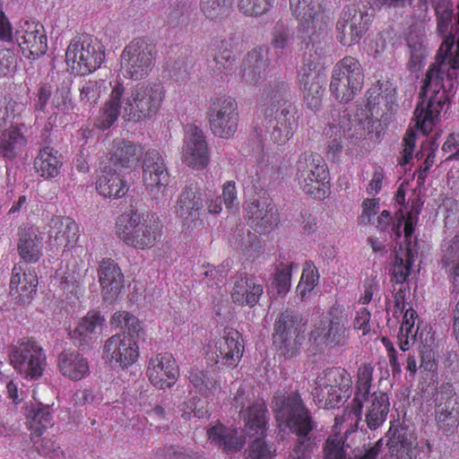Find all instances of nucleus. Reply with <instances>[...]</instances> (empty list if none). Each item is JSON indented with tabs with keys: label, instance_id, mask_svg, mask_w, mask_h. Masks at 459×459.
<instances>
[{
	"label": "nucleus",
	"instance_id": "18",
	"mask_svg": "<svg viewBox=\"0 0 459 459\" xmlns=\"http://www.w3.org/2000/svg\"><path fill=\"white\" fill-rule=\"evenodd\" d=\"M368 14L355 4L343 8L336 22V38L343 46L358 43L368 30Z\"/></svg>",
	"mask_w": 459,
	"mask_h": 459
},
{
	"label": "nucleus",
	"instance_id": "6",
	"mask_svg": "<svg viewBox=\"0 0 459 459\" xmlns=\"http://www.w3.org/2000/svg\"><path fill=\"white\" fill-rule=\"evenodd\" d=\"M351 383V377L344 368H326L315 380L311 392L313 399L324 409L338 407L342 399L350 396Z\"/></svg>",
	"mask_w": 459,
	"mask_h": 459
},
{
	"label": "nucleus",
	"instance_id": "16",
	"mask_svg": "<svg viewBox=\"0 0 459 459\" xmlns=\"http://www.w3.org/2000/svg\"><path fill=\"white\" fill-rule=\"evenodd\" d=\"M295 114V106L288 104L273 117H264L262 126L255 130L257 136L261 141L269 137L273 143H285L298 128V117Z\"/></svg>",
	"mask_w": 459,
	"mask_h": 459
},
{
	"label": "nucleus",
	"instance_id": "5",
	"mask_svg": "<svg viewBox=\"0 0 459 459\" xmlns=\"http://www.w3.org/2000/svg\"><path fill=\"white\" fill-rule=\"evenodd\" d=\"M117 230L118 238L127 246L141 250L154 247L161 237L159 222L137 212L119 216Z\"/></svg>",
	"mask_w": 459,
	"mask_h": 459
},
{
	"label": "nucleus",
	"instance_id": "35",
	"mask_svg": "<svg viewBox=\"0 0 459 459\" xmlns=\"http://www.w3.org/2000/svg\"><path fill=\"white\" fill-rule=\"evenodd\" d=\"M269 59L262 49L248 52L242 62L241 78L248 84H256L266 76Z\"/></svg>",
	"mask_w": 459,
	"mask_h": 459
},
{
	"label": "nucleus",
	"instance_id": "14",
	"mask_svg": "<svg viewBox=\"0 0 459 459\" xmlns=\"http://www.w3.org/2000/svg\"><path fill=\"white\" fill-rule=\"evenodd\" d=\"M232 405L239 409V417L245 422L246 431L259 435L266 431L268 411L262 399H255L252 390L239 387L233 398Z\"/></svg>",
	"mask_w": 459,
	"mask_h": 459
},
{
	"label": "nucleus",
	"instance_id": "29",
	"mask_svg": "<svg viewBox=\"0 0 459 459\" xmlns=\"http://www.w3.org/2000/svg\"><path fill=\"white\" fill-rule=\"evenodd\" d=\"M105 319L97 312H89L83 316L77 326L70 332L74 344L81 349H86L92 344L101 332Z\"/></svg>",
	"mask_w": 459,
	"mask_h": 459
},
{
	"label": "nucleus",
	"instance_id": "55",
	"mask_svg": "<svg viewBox=\"0 0 459 459\" xmlns=\"http://www.w3.org/2000/svg\"><path fill=\"white\" fill-rule=\"evenodd\" d=\"M420 213V208H412L406 215H403V212L400 211V217L397 223H393L392 231L395 234L396 238L402 236L403 231L405 240L410 243L411 238L414 232V228L417 223L418 214Z\"/></svg>",
	"mask_w": 459,
	"mask_h": 459
},
{
	"label": "nucleus",
	"instance_id": "4",
	"mask_svg": "<svg viewBox=\"0 0 459 459\" xmlns=\"http://www.w3.org/2000/svg\"><path fill=\"white\" fill-rule=\"evenodd\" d=\"M165 92L159 81L137 83L125 97L123 117L133 122L151 119L159 112Z\"/></svg>",
	"mask_w": 459,
	"mask_h": 459
},
{
	"label": "nucleus",
	"instance_id": "38",
	"mask_svg": "<svg viewBox=\"0 0 459 459\" xmlns=\"http://www.w3.org/2000/svg\"><path fill=\"white\" fill-rule=\"evenodd\" d=\"M69 100V91L63 89H56L53 91L52 86L44 83L41 84L36 93L34 99V108L36 111L46 112L47 105L50 103V108L57 110H65Z\"/></svg>",
	"mask_w": 459,
	"mask_h": 459
},
{
	"label": "nucleus",
	"instance_id": "24",
	"mask_svg": "<svg viewBox=\"0 0 459 459\" xmlns=\"http://www.w3.org/2000/svg\"><path fill=\"white\" fill-rule=\"evenodd\" d=\"M245 210L247 223L260 234L269 233L277 225L276 208L266 198L254 199Z\"/></svg>",
	"mask_w": 459,
	"mask_h": 459
},
{
	"label": "nucleus",
	"instance_id": "1",
	"mask_svg": "<svg viewBox=\"0 0 459 459\" xmlns=\"http://www.w3.org/2000/svg\"><path fill=\"white\" fill-rule=\"evenodd\" d=\"M457 26L452 33V21H437V32L443 41L423 80L420 101L414 110L415 126L424 134L432 131L448 100V94L457 86L459 76V2Z\"/></svg>",
	"mask_w": 459,
	"mask_h": 459
},
{
	"label": "nucleus",
	"instance_id": "49",
	"mask_svg": "<svg viewBox=\"0 0 459 459\" xmlns=\"http://www.w3.org/2000/svg\"><path fill=\"white\" fill-rule=\"evenodd\" d=\"M273 328V338L305 331L300 316L294 311L288 309L281 313L277 317Z\"/></svg>",
	"mask_w": 459,
	"mask_h": 459
},
{
	"label": "nucleus",
	"instance_id": "37",
	"mask_svg": "<svg viewBox=\"0 0 459 459\" xmlns=\"http://www.w3.org/2000/svg\"><path fill=\"white\" fill-rule=\"evenodd\" d=\"M441 268L445 270L452 284V291L459 292V234H456L442 249Z\"/></svg>",
	"mask_w": 459,
	"mask_h": 459
},
{
	"label": "nucleus",
	"instance_id": "10",
	"mask_svg": "<svg viewBox=\"0 0 459 459\" xmlns=\"http://www.w3.org/2000/svg\"><path fill=\"white\" fill-rule=\"evenodd\" d=\"M206 117L212 133L217 137L231 138L238 130V108L232 97L222 95L210 98Z\"/></svg>",
	"mask_w": 459,
	"mask_h": 459
},
{
	"label": "nucleus",
	"instance_id": "39",
	"mask_svg": "<svg viewBox=\"0 0 459 459\" xmlns=\"http://www.w3.org/2000/svg\"><path fill=\"white\" fill-rule=\"evenodd\" d=\"M42 239L33 228L23 229L19 231L17 250L20 257L25 263H36L42 255Z\"/></svg>",
	"mask_w": 459,
	"mask_h": 459
},
{
	"label": "nucleus",
	"instance_id": "43",
	"mask_svg": "<svg viewBox=\"0 0 459 459\" xmlns=\"http://www.w3.org/2000/svg\"><path fill=\"white\" fill-rule=\"evenodd\" d=\"M26 417L30 428L38 436H40L43 430L53 424L52 409L48 404L35 403L28 405Z\"/></svg>",
	"mask_w": 459,
	"mask_h": 459
},
{
	"label": "nucleus",
	"instance_id": "17",
	"mask_svg": "<svg viewBox=\"0 0 459 459\" xmlns=\"http://www.w3.org/2000/svg\"><path fill=\"white\" fill-rule=\"evenodd\" d=\"M142 167L145 189L152 199L160 201L165 196L169 183V174L163 157L157 150H149L144 153Z\"/></svg>",
	"mask_w": 459,
	"mask_h": 459
},
{
	"label": "nucleus",
	"instance_id": "51",
	"mask_svg": "<svg viewBox=\"0 0 459 459\" xmlns=\"http://www.w3.org/2000/svg\"><path fill=\"white\" fill-rule=\"evenodd\" d=\"M273 339L279 354L286 359H291L299 354L305 335L304 332H299Z\"/></svg>",
	"mask_w": 459,
	"mask_h": 459
},
{
	"label": "nucleus",
	"instance_id": "40",
	"mask_svg": "<svg viewBox=\"0 0 459 459\" xmlns=\"http://www.w3.org/2000/svg\"><path fill=\"white\" fill-rule=\"evenodd\" d=\"M211 442L222 448L227 454H234L242 449L246 440L237 429H228L222 426H215L208 430Z\"/></svg>",
	"mask_w": 459,
	"mask_h": 459
},
{
	"label": "nucleus",
	"instance_id": "20",
	"mask_svg": "<svg viewBox=\"0 0 459 459\" xmlns=\"http://www.w3.org/2000/svg\"><path fill=\"white\" fill-rule=\"evenodd\" d=\"M348 316L341 307H332L328 311V320L321 322L310 334L316 343H327L333 346L342 345L348 336Z\"/></svg>",
	"mask_w": 459,
	"mask_h": 459
},
{
	"label": "nucleus",
	"instance_id": "27",
	"mask_svg": "<svg viewBox=\"0 0 459 459\" xmlns=\"http://www.w3.org/2000/svg\"><path fill=\"white\" fill-rule=\"evenodd\" d=\"M290 99L291 92L287 82L277 81L270 83L261 96V111L264 117H271L288 104H291Z\"/></svg>",
	"mask_w": 459,
	"mask_h": 459
},
{
	"label": "nucleus",
	"instance_id": "36",
	"mask_svg": "<svg viewBox=\"0 0 459 459\" xmlns=\"http://www.w3.org/2000/svg\"><path fill=\"white\" fill-rule=\"evenodd\" d=\"M96 189L102 196L114 199L124 196L128 190L117 169L110 166H105L101 170L96 182Z\"/></svg>",
	"mask_w": 459,
	"mask_h": 459
},
{
	"label": "nucleus",
	"instance_id": "64",
	"mask_svg": "<svg viewBox=\"0 0 459 459\" xmlns=\"http://www.w3.org/2000/svg\"><path fill=\"white\" fill-rule=\"evenodd\" d=\"M291 265L278 267L274 277L273 285L276 288L278 295H286L290 290L291 281Z\"/></svg>",
	"mask_w": 459,
	"mask_h": 459
},
{
	"label": "nucleus",
	"instance_id": "34",
	"mask_svg": "<svg viewBox=\"0 0 459 459\" xmlns=\"http://www.w3.org/2000/svg\"><path fill=\"white\" fill-rule=\"evenodd\" d=\"M60 373L73 381H79L90 374L88 359L76 351H64L57 357Z\"/></svg>",
	"mask_w": 459,
	"mask_h": 459
},
{
	"label": "nucleus",
	"instance_id": "25",
	"mask_svg": "<svg viewBox=\"0 0 459 459\" xmlns=\"http://www.w3.org/2000/svg\"><path fill=\"white\" fill-rule=\"evenodd\" d=\"M146 374L154 386L165 389L175 383L179 371L173 356L163 353L150 359Z\"/></svg>",
	"mask_w": 459,
	"mask_h": 459
},
{
	"label": "nucleus",
	"instance_id": "11",
	"mask_svg": "<svg viewBox=\"0 0 459 459\" xmlns=\"http://www.w3.org/2000/svg\"><path fill=\"white\" fill-rule=\"evenodd\" d=\"M155 47L144 39L129 42L120 56V67L126 78L142 80L154 66Z\"/></svg>",
	"mask_w": 459,
	"mask_h": 459
},
{
	"label": "nucleus",
	"instance_id": "31",
	"mask_svg": "<svg viewBox=\"0 0 459 459\" xmlns=\"http://www.w3.org/2000/svg\"><path fill=\"white\" fill-rule=\"evenodd\" d=\"M125 101V87L122 83L117 82L112 87L109 99L100 109V113L95 119L94 126L100 130H107L111 127L117 120L122 103Z\"/></svg>",
	"mask_w": 459,
	"mask_h": 459
},
{
	"label": "nucleus",
	"instance_id": "15",
	"mask_svg": "<svg viewBox=\"0 0 459 459\" xmlns=\"http://www.w3.org/2000/svg\"><path fill=\"white\" fill-rule=\"evenodd\" d=\"M244 352V341L241 333L233 328H226L223 334L207 346L208 359L227 368H236Z\"/></svg>",
	"mask_w": 459,
	"mask_h": 459
},
{
	"label": "nucleus",
	"instance_id": "13",
	"mask_svg": "<svg viewBox=\"0 0 459 459\" xmlns=\"http://www.w3.org/2000/svg\"><path fill=\"white\" fill-rule=\"evenodd\" d=\"M13 368L25 378L37 379L42 375L46 356L43 349L31 338H23L10 348Z\"/></svg>",
	"mask_w": 459,
	"mask_h": 459
},
{
	"label": "nucleus",
	"instance_id": "45",
	"mask_svg": "<svg viewBox=\"0 0 459 459\" xmlns=\"http://www.w3.org/2000/svg\"><path fill=\"white\" fill-rule=\"evenodd\" d=\"M27 144V139L19 129L3 132L0 136V155L13 160L21 154Z\"/></svg>",
	"mask_w": 459,
	"mask_h": 459
},
{
	"label": "nucleus",
	"instance_id": "62",
	"mask_svg": "<svg viewBox=\"0 0 459 459\" xmlns=\"http://www.w3.org/2000/svg\"><path fill=\"white\" fill-rule=\"evenodd\" d=\"M325 134L332 138L328 143V153L334 159L342 151V140L345 135V130L339 125L332 124L325 129Z\"/></svg>",
	"mask_w": 459,
	"mask_h": 459
},
{
	"label": "nucleus",
	"instance_id": "42",
	"mask_svg": "<svg viewBox=\"0 0 459 459\" xmlns=\"http://www.w3.org/2000/svg\"><path fill=\"white\" fill-rule=\"evenodd\" d=\"M63 161L57 151L49 146L42 147L34 160V169L42 178L49 179L56 178L59 172Z\"/></svg>",
	"mask_w": 459,
	"mask_h": 459
},
{
	"label": "nucleus",
	"instance_id": "22",
	"mask_svg": "<svg viewBox=\"0 0 459 459\" xmlns=\"http://www.w3.org/2000/svg\"><path fill=\"white\" fill-rule=\"evenodd\" d=\"M135 338L126 332L112 335L104 344V357L123 368L133 365L139 357Z\"/></svg>",
	"mask_w": 459,
	"mask_h": 459
},
{
	"label": "nucleus",
	"instance_id": "44",
	"mask_svg": "<svg viewBox=\"0 0 459 459\" xmlns=\"http://www.w3.org/2000/svg\"><path fill=\"white\" fill-rule=\"evenodd\" d=\"M406 43L410 56L408 66L411 70H419L427 56L426 36L420 30H411Z\"/></svg>",
	"mask_w": 459,
	"mask_h": 459
},
{
	"label": "nucleus",
	"instance_id": "30",
	"mask_svg": "<svg viewBox=\"0 0 459 459\" xmlns=\"http://www.w3.org/2000/svg\"><path fill=\"white\" fill-rule=\"evenodd\" d=\"M263 292V285L257 282L254 276L239 273L235 278L231 299L240 306L253 307L259 301Z\"/></svg>",
	"mask_w": 459,
	"mask_h": 459
},
{
	"label": "nucleus",
	"instance_id": "47",
	"mask_svg": "<svg viewBox=\"0 0 459 459\" xmlns=\"http://www.w3.org/2000/svg\"><path fill=\"white\" fill-rule=\"evenodd\" d=\"M189 381L197 393L204 397L213 394L220 389V381L214 371L193 369Z\"/></svg>",
	"mask_w": 459,
	"mask_h": 459
},
{
	"label": "nucleus",
	"instance_id": "23",
	"mask_svg": "<svg viewBox=\"0 0 459 459\" xmlns=\"http://www.w3.org/2000/svg\"><path fill=\"white\" fill-rule=\"evenodd\" d=\"M182 160L189 167L204 169L209 161L208 147L203 131L195 126H187L182 145Z\"/></svg>",
	"mask_w": 459,
	"mask_h": 459
},
{
	"label": "nucleus",
	"instance_id": "52",
	"mask_svg": "<svg viewBox=\"0 0 459 459\" xmlns=\"http://www.w3.org/2000/svg\"><path fill=\"white\" fill-rule=\"evenodd\" d=\"M192 2L190 0H176L172 2L167 12V23L170 27H178L188 22Z\"/></svg>",
	"mask_w": 459,
	"mask_h": 459
},
{
	"label": "nucleus",
	"instance_id": "33",
	"mask_svg": "<svg viewBox=\"0 0 459 459\" xmlns=\"http://www.w3.org/2000/svg\"><path fill=\"white\" fill-rule=\"evenodd\" d=\"M143 147L130 141L116 143L110 153L108 166L116 169H132L139 165Z\"/></svg>",
	"mask_w": 459,
	"mask_h": 459
},
{
	"label": "nucleus",
	"instance_id": "60",
	"mask_svg": "<svg viewBox=\"0 0 459 459\" xmlns=\"http://www.w3.org/2000/svg\"><path fill=\"white\" fill-rule=\"evenodd\" d=\"M111 324L117 327L126 328L127 330L126 333L133 336L140 337L143 333L140 321L126 311L116 312L112 316Z\"/></svg>",
	"mask_w": 459,
	"mask_h": 459
},
{
	"label": "nucleus",
	"instance_id": "19",
	"mask_svg": "<svg viewBox=\"0 0 459 459\" xmlns=\"http://www.w3.org/2000/svg\"><path fill=\"white\" fill-rule=\"evenodd\" d=\"M47 35L39 23L21 21L16 24L14 40L22 55L30 59H37L48 50Z\"/></svg>",
	"mask_w": 459,
	"mask_h": 459
},
{
	"label": "nucleus",
	"instance_id": "32",
	"mask_svg": "<svg viewBox=\"0 0 459 459\" xmlns=\"http://www.w3.org/2000/svg\"><path fill=\"white\" fill-rule=\"evenodd\" d=\"M441 391L436 399L435 409L436 420L437 425L443 432L453 433L459 424L457 413L455 412L453 403V389L449 385H442Z\"/></svg>",
	"mask_w": 459,
	"mask_h": 459
},
{
	"label": "nucleus",
	"instance_id": "61",
	"mask_svg": "<svg viewBox=\"0 0 459 459\" xmlns=\"http://www.w3.org/2000/svg\"><path fill=\"white\" fill-rule=\"evenodd\" d=\"M318 279L319 275L316 267L312 264L307 263L297 287V290L301 298H304L307 292L311 291L317 285Z\"/></svg>",
	"mask_w": 459,
	"mask_h": 459
},
{
	"label": "nucleus",
	"instance_id": "58",
	"mask_svg": "<svg viewBox=\"0 0 459 459\" xmlns=\"http://www.w3.org/2000/svg\"><path fill=\"white\" fill-rule=\"evenodd\" d=\"M274 2L275 0H238V8L246 16L258 18L267 14Z\"/></svg>",
	"mask_w": 459,
	"mask_h": 459
},
{
	"label": "nucleus",
	"instance_id": "50",
	"mask_svg": "<svg viewBox=\"0 0 459 459\" xmlns=\"http://www.w3.org/2000/svg\"><path fill=\"white\" fill-rule=\"evenodd\" d=\"M315 37L309 39L311 41V48H309V43L307 44V50L305 52L303 56L302 65L300 66L299 72V82L303 81L304 79L309 80L315 77H322L318 72L317 67L320 64L321 53H318L316 49L314 50L315 48Z\"/></svg>",
	"mask_w": 459,
	"mask_h": 459
},
{
	"label": "nucleus",
	"instance_id": "28",
	"mask_svg": "<svg viewBox=\"0 0 459 459\" xmlns=\"http://www.w3.org/2000/svg\"><path fill=\"white\" fill-rule=\"evenodd\" d=\"M48 237L50 245L69 250L79 238V227L69 217H54L49 221Z\"/></svg>",
	"mask_w": 459,
	"mask_h": 459
},
{
	"label": "nucleus",
	"instance_id": "3",
	"mask_svg": "<svg viewBox=\"0 0 459 459\" xmlns=\"http://www.w3.org/2000/svg\"><path fill=\"white\" fill-rule=\"evenodd\" d=\"M374 368L365 364L359 368L356 393L352 401V411L359 416L365 407V421L371 430L380 428L387 419L389 398L382 392L370 393Z\"/></svg>",
	"mask_w": 459,
	"mask_h": 459
},
{
	"label": "nucleus",
	"instance_id": "41",
	"mask_svg": "<svg viewBox=\"0 0 459 459\" xmlns=\"http://www.w3.org/2000/svg\"><path fill=\"white\" fill-rule=\"evenodd\" d=\"M38 278L34 273H25L21 265H14L10 281V292L20 301L29 299L36 291Z\"/></svg>",
	"mask_w": 459,
	"mask_h": 459
},
{
	"label": "nucleus",
	"instance_id": "7",
	"mask_svg": "<svg viewBox=\"0 0 459 459\" xmlns=\"http://www.w3.org/2000/svg\"><path fill=\"white\" fill-rule=\"evenodd\" d=\"M105 59L103 45L93 36L82 34L74 38L69 44L65 60L74 73L88 74L99 67Z\"/></svg>",
	"mask_w": 459,
	"mask_h": 459
},
{
	"label": "nucleus",
	"instance_id": "21",
	"mask_svg": "<svg viewBox=\"0 0 459 459\" xmlns=\"http://www.w3.org/2000/svg\"><path fill=\"white\" fill-rule=\"evenodd\" d=\"M207 202L208 194L196 182L190 181L178 198L177 214L186 224H202L201 216Z\"/></svg>",
	"mask_w": 459,
	"mask_h": 459
},
{
	"label": "nucleus",
	"instance_id": "63",
	"mask_svg": "<svg viewBox=\"0 0 459 459\" xmlns=\"http://www.w3.org/2000/svg\"><path fill=\"white\" fill-rule=\"evenodd\" d=\"M323 459H347L343 442L336 437H329L323 446Z\"/></svg>",
	"mask_w": 459,
	"mask_h": 459
},
{
	"label": "nucleus",
	"instance_id": "26",
	"mask_svg": "<svg viewBox=\"0 0 459 459\" xmlns=\"http://www.w3.org/2000/svg\"><path fill=\"white\" fill-rule=\"evenodd\" d=\"M98 276L104 300L113 303L124 287V275L120 267L114 260L104 258L99 265Z\"/></svg>",
	"mask_w": 459,
	"mask_h": 459
},
{
	"label": "nucleus",
	"instance_id": "12",
	"mask_svg": "<svg viewBox=\"0 0 459 459\" xmlns=\"http://www.w3.org/2000/svg\"><path fill=\"white\" fill-rule=\"evenodd\" d=\"M325 0H289L291 14L300 33L308 39L326 33L328 19L324 13Z\"/></svg>",
	"mask_w": 459,
	"mask_h": 459
},
{
	"label": "nucleus",
	"instance_id": "59",
	"mask_svg": "<svg viewBox=\"0 0 459 459\" xmlns=\"http://www.w3.org/2000/svg\"><path fill=\"white\" fill-rule=\"evenodd\" d=\"M59 287L67 295H77L82 287V274L75 264L64 271L60 277Z\"/></svg>",
	"mask_w": 459,
	"mask_h": 459
},
{
	"label": "nucleus",
	"instance_id": "8",
	"mask_svg": "<svg viewBox=\"0 0 459 459\" xmlns=\"http://www.w3.org/2000/svg\"><path fill=\"white\" fill-rule=\"evenodd\" d=\"M297 179L302 190L316 199H324L328 169L323 157L316 152H305L296 162Z\"/></svg>",
	"mask_w": 459,
	"mask_h": 459
},
{
	"label": "nucleus",
	"instance_id": "54",
	"mask_svg": "<svg viewBox=\"0 0 459 459\" xmlns=\"http://www.w3.org/2000/svg\"><path fill=\"white\" fill-rule=\"evenodd\" d=\"M413 253L411 247L406 248L405 258H403L399 255H395L390 269L392 281L397 284H402L407 280L413 263Z\"/></svg>",
	"mask_w": 459,
	"mask_h": 459
},
{
	"label": "nucleus",
	"instance_id": "46",
	"mask_svg": "<svg viewBox=\"0 0 459 459\" xmlns=\"http://www.w3.org/2000/svg\"><path fill=\"white\" fill-rule=\"evenodd\" d=\"M299 88L303 93V99L306 106L316 111L322 104V98L325 91V80L323 77H315L313 79L299 81Z\"/></svg>",
	"mask_w": 459,
	"mask_h": 459
},
{
	"label": "nucleus",
	"instance_id": "53",
	"mask_svg": "<svg viewBox=\"0 0 459 459\" xmlns=\"http://www.w3.org/2000/svg\"><path fill=\"white\" fill-rule=\"evenodd\" d=\"M231 245L247 253V255H253V253L258 252L260 241L257 236L249 230L244 229L237 230L230 239Z\"/></svg>",
	"mask_w": 459,
	"mask_h": 459
},
{
	"label": "nucleus",
	"instance_id": "56",
	"mask_svg": "<svg viewBox=\"0 0 459 459\" xmlns=\"http://www.w3.org/2000/svg\"><path fill=\"white\" fill-rule=\"evenodd\" d=\"M246 432L250 437L256 436L247 451L246 459H271L274 455L275 449L273 448V446L268 444L262 438L264 436L265 431L261 435L255 433V431Z\"/></svg>",
	"mask_w": 459,
	"mask_h": 459
},
{
	"label": "nucleus",
	"instance_id": "9",
	"mask_svg": "<svg viewBox=\"0 0 459 459\" xmlns=\"http://www.w3.org/2000/svg\"><path fill=\"white\" fill-rule=\"evenodd\" d=\"M363 81L364 74L359 60L345 56L333 68L329 90L335 99L348 102L361 90Z\"/></svg>",
	"mask_w": 459,
	"mask_h": 459
},
{
	"label": "nucleus",
	"instance_id": "48",
	"mask_svg": "<svg viewBox=\"0 0 459 459\" xmlns=\"http://www.w3.org/2000/svg\"><path fill=\"white\" fill-rule=\"evenodd\" d=\"M212 46L213 60L217 70L225 74L233 72L236 67V56L232 52L230 42L226 39H216Z\"/></svg>",
	"mask_w": 459,
	"mask_h": 459
},
{
	"label": "nucleus",
	"instance_id": "57",
	"mask_svg": "<svg viewBox=\"0 0 459 459\" xmlns=\"http://www.w3.org/2000/svg\"><path fill=\"white\" fill-rule=\"evenodd\" d=\"M231 2L216 0H200V10L204 15L212 21H221L230 12Z\"/></svg>",
	"mask_w": 459,
	"mask_h": 459
},
{
	"label": "nucleus",
	"instance_id": "2",
	"mask_svg": "<svg viewBox=\"0 0 459 459\" xmlns=\"http://www.w3.org/2000/svg\"><path fill=\"white\" fill-rule=\"evenodd\" d=\"M272 410L281 427L284 425L296 436L290 453V459H309L317 449V438L314 434L317 424L304 404L299 393H276L272 400Z\"/></svg>",
	"mask_w": 459,
	"mask_h": 459
}]
</instances>
